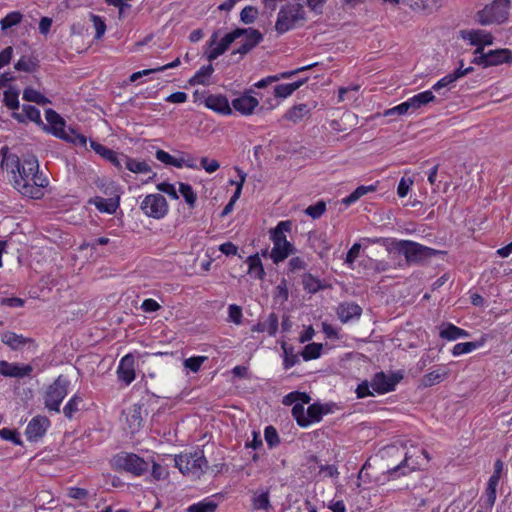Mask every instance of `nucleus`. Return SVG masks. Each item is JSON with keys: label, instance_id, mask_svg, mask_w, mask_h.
<instances>
[{"label": "nucleus", "instance_id": "obj_33", "mask_svg": "<svg viewBox=\"0 0 512 512\" xmlns=\"http://www.w3.org/2000/svg\"><path fill=\"white\" fill-rule=\"evenodd\" d=\"M123 166L133 173H147L151 171L150 166L145 161H139L125 155L122 158Z\"/></svg>", "mask_w": 512, "mask_h": 512}, {"label": "nucleus", "instance_id": "obj_14", "mask_svg": "<svg viewBox=\"0 0 512 512\" xmlns=\"http://www.w3.org/2000/svg\"><path fill=\"white\" fill-rule=\"evenodd\" d=\"M90 146L98 155H100L105 160L109 161L118 170H122V158H125V154L117 153L94 140H90Z\"/></svg>", "mask_w": 512, "mask_h": 512}, {"label": "nucleus", "instance_id": "obj_54", "mask_svg": "<svg viewBox=\"0 0 512 512\" xmlns=\"http://www.w3.org/2000/svg\"><path fill=\"white\" fill-rule=\"evenodd\" d=\"M13 116L18 120L19 123L27 124L29 120H32V105H23L21 112H14Z\"/></svg>", "mask_w": 512, "mask_h": 512}, {"label": "nucleus", "instance_id": "obj_36", "mask_svg": "<svg viewBox=\"0 0 512 512\" xmlns=\"http://www.w3.org/2000/svg\"><path fill=\"white\" fill-rule=\"evenodd\" d=\"M329 413V408L326 405L319 403L311 404L306 411L307 418L312 422H319L323 415Z\"/></svg>", "mask_w": 512, "mask_h": 512}, {"label": "nucleus", "instance_id": "obj_12", "mask_svg": "<svg viewBox=\"0 0 512 512\" xmlns=\"http://www.w3.org/2000/svg\"><path fill=\"white\" fill-rule=\"evenodd\" d=\"M403 376L399 373L386 375L384 372H377L371 380L372 389L378 394H385L395 389L396 385L402 380Z\"/></svg>", "mask_w": 512, "mask_h": 512}, {"label": "nucleus", "instance_id": "obj_17", "mask_svg": "<svg viewBox=\"0 0 512 512\" xmlns=\"http://www.w3.org/2000/svg\"><path fill=\"white\" fill-rule=\"evenodd\" d=\"M32 371L30 364L20 365L18 363H9L5 360L0 361V374L5 377L22 378L28 376Z\"/></svg>", "mask_w": 512, "mask_h": 512}, {"label": "nucleus", "instance_id": "obj_50", "mask_svg": "<svg viewBox=\"0 0 512 512\" xmlns=\"http://www.w3.org/2000/svg\"><path fill=\"white\" fill-rule=\"evenodd\" d=\"M326 211V204L324 201H318L314 205H310L305 209V213L313 219L320 218Z\"/></svg>", "mask_w": 512, "mask_h": 512}, {"label": "nucleus", "instance_id": "obj_2", "mask_svg": "<svg viewBox=\"0 0 512 512\" xmlns=\"http://www.w3.org/2000/svg\"><path fill=\"white\" fill-rule=\"evenodd\" d=\"M8 150L7 146H3L0 149V154L2 155L1 167L6 169L11 167V171L14 174V187L19 192L24 195L32 194V187L30 185L32 167H30V163L25 162L21 165L18 157L8 155Z\"/></svg>", "mask_w": 512, "mask_h": 512}, {"label": "nucleus", "instance_id": "obj_11", "mask_svg": "<svg viewBox=\"0 0 512 512\" xmlns=\"http://www.w3.org/2000/svg\"><path fill=\"white\" fill-rule=\"evenodd\" d=\"M143 213L154 219H162L168 213V203L162 194H149L140 203Z\"/></svg>", "mask_w": 512, "mask_h": 512}, {"label": "nucleus", "instance_id": "obj_51", "mask_svg": "<svg viewBox=\"0 0 512 512\" xmlns=\"http://www.w3.org/2000/svg\"><path fill=\"white\" fill-rule=\"evenodd\" d=\"M253 506L255 509L267 510L271 507L269 501V492L265 491L258 496L253 497Z\"/></svg>", "mask_w": 512, "mask_h": 512}, {"label": "nucleus", "instance_id": "obj_45", "mask_svg": "<svg viewBox=\"0 0 512 512\" xmlns=\"http://www.w3.org/2000/svg\"><path fill=\"white\" fill-rule=\"evenodd\" d=\"M45 118L49 124V128H63L65 126V120L54 110L46 109Z\"/></svg>", "mask_w": 512, "mask_h": 512}, {"label": "nucleus", "instance_id": "obj_6", "mask_svg": "<svg viewBox=\"0 0 512 512\" xmlns=\"http://www.w3.org/2000/svg\"><path fill=\"white\" fill-rule=\"evenodd\" d=\"M175 465L183 475L199 478L207 468V460L203 451L193 454L179 455L175 458Z\"/></svg>", "mask_w": 512, "mask_h": 512}, {"label": "nucleus", "instance_id": "obj_60", "mask_svg": "<svg viewBox=\"0 0 512 512\" xmlns=\"http://www.w3.org/2000/svg\"><path fill=\"white\" fill-rule=\"evenodd\" d=\"M4 102L7 107L10 109H18L19 108V101H18V94L12 91H6L4 93Z\"/></svg>", "mask_w": 512, "mask_h": 512}, {"label": "nucleus", "instance_id": "obj_42", "mask_svg": "<svg viewBox=\"0 0 512 512\" xmlns=\"http://www.w3.org/2000/svg\"><path fill=\"white\" fill-rule=\"evenodd\" d=\"M284 352V368L289 369L299 362L298 355L294 353V348L288 346L285 342L281 345Z\"/></svg>", "mask_w": 512, "mask_h": 512}, {"label": "nucleus", "instance_id": "obj_48", "mask_svg": "<svg viewBox=\"0 0 512 512\" xmlns=\"http://www.w3.org/2000/svg\"><path fill=\"white\" fill-rule=\"evenodd\" d=\"M258 16V9L254 6H245L240 12V20L244 24H252Z\"/></svg>", "mask_w": 512, "mask_h": 512}, {"label": "nucleus", "instance_id": "obj_39", "mask_svg": "<svg viewBox=\"0 0 512 512\" xmlns=\"http://www.w3.org/2000/svg\"><path fill=\"white\" fill-rule=\"evenodd\" d=\"M179 192L185 199V202L190 208H194L197 202V194L194 192L192 186L187 183H179Z\"/></svg>", "mask_w": 512, "mask_h": 512}, {"label": "nucleus", "instance_id": "obj_3", "mask_svg": "<svg viewBox=\"0 0 512 512\" xmlns=\"http://www.w3.org/2000/svg\"><path fill=\"white\" fill-rule=\"evenodd\" d=\"M291 221H281L270 230V238L273 242V248L270 252V258L274 264H278L293 255L296 252L295 246L286 238L285 232H290Z\"/></svg>", "mask_w": 512, "mask_h": 512}, {"label": "nucleus", "instance_id": "obj_57", "mask_svg": "<svg viewBox=\"0 0 512 512\" xmlns=\"http://www.w3.org/2000/svg\"><path fill=\"white\" fill-rule=\"evenodd\" d=\"M306 267L307 262L302 257L299 256L292 257L288 263V271L292 273L305 270Z\"/></svg>", "mask_w": 512, "mask_h": 512}, {"label": "nucleus", "instance_id": "obj_46", "mask_svg": "<svg viewBox=\"0 0 512 512\" xmlns=\"http://www.w3.org/2000/svg\"><path fill=\"white\" fill-rule=\"evenodd\" d=\"M142 407L138 404H134L131 408L130 414L128 416V421L130 423V427L133 429H138L142 424Z\"/></svg>", "mask_w": 512, "mask_h": 512}, {"label": "nucleus", "instance_id": "obj_29", "mask_svg": "<svg viewBox=\"0 0 512 512\" xmlns=\"http://www.w3.org/2000/svg\"><path fill=\"white\" fill-rule=\"evenodd\" d=\"M412 105V112L417 109L429 104L430 102L436 101V96L433 94L431 90H427L421 93L414 95L409 98Z\"/></svg>", "mask_w": 512, "mask_h": 512}, {"label": "nucleus", "instance_id": "obj_64", "mask_svg": "<svg viewBox=\"0 0 512 512\" xmlns=\"http://www.w3.org/2000/svg\"><path fill=\"white\" fill-rule=\"evenodd\" d=\"M496 501V488L487 486L485 495H484V503L487 508H492Z\"/></svg>", "mask_w": 512, "mask_h": 512}, {"label": "nucleus", "instance_id": "obj_9", "mask_svg": "<svg viewBox=\"0 0 512 512\" xmlns=\"http://www.w3.org/2000/svg\"><path fill=\"white\" fill-rule=\"evenodd\" d=\"M473 54L474 58L471 63L483 68L512 62V51L507 48L489 50L488 52H485L482 48H476Z\"/></svg>", "mask_w": 512, "mask_h": 512}, {"label": "nucleus", "instance_id": "obj_8", "mask_svg": "<svg viewBox=\"0 0 512 512\" xmlns=\"http://www.w3.org/2000/svg\"><path fill=\"white\" fill-rule=\"evenodd\" d=\"M112 465L117 470H124L135 476H141L148 471L149 464L134 453L121 452L113 457Z\"/></svg>", "mask_w": 512, "mask_h": 512}, {"label": "nucleus", "instance_id": "obj_21", "mask_svg": "<svg viewBox=\"0 0 512 512\" xmlns=\"http://www.w3.org/2000/svg\"><path fill=\"white\" fill-rule=\"evenodd\" d=\"M258 106V100L249 95H243L232 101V107L243 115H248Z\"/></svg>", "mask_w": 512, "mask_h": 512}, {"label": "nucleus", "instance_id": "obj_32", "mask_svg": "<svg viewBox=\"0 0 512 512\" xmlns=\"http://www.w3.org/2000/svg\"><path fill=\"white\" fill-rule=\"evenodd\" d=\"M1 340L13 350L20 349L23 345L30 342L29 338H25L22 335H17L13 332H5L2 335Z\"/></svg>", "mask_w": 512, "mask_h": 512}, {"label": "nucleus", "instance_id": "obj_18", "mask_svg": "<svg viewBox=\"0 0 512 512\" xmlns=\"http://www.w3.org/2000/svg\"><path fill=\"white\" fill-rule=\"evenodd\" d=\"M54 137L59 138L73 146L86 147L87 137L78 133V130H46Z\"/></svg>", "mask_w": 512, "mask_h": 512}, {"label": "nucleus", "instance_id": "obj_55", "mask_svg": "<svg viewBox=\"0 0 512 512\" xmlns=\"http://www.w3.org/2000/svg\"><path fill=\"white\" fill-rule=\"evenodd\" d=\"M265 440L270 448L279 444V436L277 430L273 426H267L264 432Z\"/></svg>", "mask_w": 512, "mask_h": 512}, {"label": "nucleus", "instance_id": "obj_7", "mask_svg": "<svg viewBox=\"0 0 512 512\" xmlns=\"http://www.w3.org/2000/svg\"><path fill=\"white\" fill-rule=\"evenodd\" d=\"M509 5L510 0L493 1L477 13L478 22L482 25L505 22L509 15Z\"/></svg>", "mask_w": 512, "mask_h": 512}, {"label": "nucleus", "instance_id": "obj_56", "mask_svg": "<svg viewBox=\"0 0 512 512\" xmlns=\"http://www.w3.org/2000/svg\"><path fill=\"white\" fill-rule=\"evenodd\" d=\"M91 21L96 30L95 38L100 39L106 31V24L101 16L94 14H91Z\"/></svg>", "mask_w": 512, "mask_h": 512}, {"label": "nucleus", "instance_id": "obj_10", "mask_svg": "<svg viewBox=\"0 0 512 512\" xmlns=\"http://www.w3.org/2000/svg\"><path fill=\"white\" fill-rule=\"evenodd\" d=\"M243 31L240 28H236L233 31L227 33L219 42V31H214L208 41L209 50L206 52L208 61L212 62L217 59L220 55L224 54L229 46L238 38L243 36Z\"/></svg>", "mask_w": 512, "mask_h": 512}, {"label": "nucleus", "instance_id": "obj_59", "mask_svg": "<svg viewBox=\"0 0 512 512\" xmlns=\"http://www.w3.org/2000/svg\"><path fill=\"white\" fill-rule=\"evenodd\" d=\"M157 189L160 191V192H163L165 194H167L169 197H171L172 199L174 200H177L179 199V195L174 187L173 184H170V183H167V182H162V183H159L157 185Z\"/></svg>", "mask_w": 512, "mask_h": 512}, {"label": "nucleus", "instance_id": "obj_27", "mask_svg": "<svg viewBox=\"0 0 512 512\" xmlns=\"http://www.w3.org/2000/svg\"><path fill=\"white\" fill-rule=\"evenodd\" d=\"M307 80L308 78H304L293 83L277 85L274 88V95L278 98H287L292 95L294 91L300 88Z\"/></svg>", "mask_w": 512, "mask_h": 512}, {"label": "nucleus", "instance_id": "obj_40", "mask_svg": "<svg viewBox=\"0 0 512 512\" xmlns=\"http://www.w3.org/2000/svg\"><path fill=\"white\" fill-rule=\"evenodd\" d=\"M292 416L296 420L300 427H308L311 421L307 418L304 406L300 403H296L292 407Z\"/></svg>", "mask_w": 512, "mask_h": 512}, {"label": "nucleus", "instance_id": "obj_52", "mask_svg": "<svg viewBox=\"0 0 512 512\" xmlns=\"http://www.w3.org/2000/svg\"><path fill=\"white\" fill-rule=\"evenodd\" d=\"M217 504L213 501L199 502L191 505L188 512H215Z\"/></svg>", "mask_w": 512, "mask_h": 512}, {"label": "nucleus", "instance_id": "obj_1", "mask_svg": "<svg viewBox=\"0 0 512 512\" xmlns=\"http://www.w3.org/2000/svg\"><path fill=\"white\" fill-rule=\"evenodd\" d=\"M387 251L402 254L407 264H424L432 257L444 253L411 240L397 239H392L389 242Z\"/></svg>", "mask_w": 512, "mask_h": 512}, {"label": "nucleus", "instance_id": "obj_35", "mask_svg": "<svg viewBox=\"0 0 512 512\" xmlns=\"http://www.w3.org/2000/svg\"><path fill=\"white\" fill-rule=\"evenodd\" d=\"M376 191L375 185H369V186H359L357 187L349 196L345 197L342 200V203L346 206H349L359 200L362 196L366 195L369 192Z\"/></svg>", "mask_w": 512, "mask_h": 512}, {"label": "nucleus", "instance_id": "obj_53", "mask_svg": "<svg viewBox=\"0 0 512 512\" xmlns=\"http://www.w3.org/2000/svg\"><path fill=\"white\" fill-rule=\"evenodd\" d=\"M263 324H265L266 332L270 336H275L277 330H278V316L274 312L270 313L266 320L262 321Z\"/></svg>", "mask_w": 512, "mask_h": 512}, {"label": "nucleus", "instance_id": "obj_16", "mask_svg": "<svg viewBox=\"0 0 512 512\" xmlns=\"http://www.w3.org/2000/svg\"><path fill=\"white\" fill-rule=\"evenodd\" d=\"M461 36L463 39L469 40L471 45L482 49L487 45H492L494 41L493 36L484 30H464L461 32Z\"/></svg>", "mask_w": 512, "mask_h": 512}, {"label": "nucleus", "instance_id": "obj_37", "mask_svg": "<svg viewBox=\"0 0 512 512\" xmlns=\"http://www.w3.org/2000/svg\"><path fill=\"white\" fill-rule=\"evenodd\" d=\"M417 467H418V463L411 461V457L408 456V454L406 453L403 461L399 465L395 466L394 468L389 469L388 473L390 475H393L400 471L402 475H406L408 472L416 470Z\"/></svg>", "mask_w": 512, "mask_h": 512}, {"label": "nucleus", "instance_id": "obj_49", "mask_svg": "<svg viewBox=\"0 0 512 512\" xmlns=\"http://www.w3.org/2000/svg\"><path fill=\"white\" fill-rule=\"evenodd\" d=\"M22 20V15L21 13L17 12V11H14V12H11L9 14H7L1 21H0V24H1V28L2 30H6L12 26H15L17 24H19Z\"/></svg>", "mask_w": 512, "mask_h": 512}, {"label": "nucleus", "instance_id": "obj_34", "mask_svg": "<svg viewBox=\"0 0 512 512\" xmlns=\"http://www.w3.org/2000/svg\"><path fill=\"white\" fill-rule=\"evenodd\" d=\"M51 426V422L46 416L38 415L34 417V442L41 439Z\"/></svg>", "mask_w": 512, "mask_h": 512}, {"label": "nucleus", "instance_id": "obj_38", "mask_svg": "<svg viewBox=\"0 0 512 512\" xmlns=\"http://www.w3.org/2000/svg\"><path fill=\"white\" fill-rule=\"evenodd\" d=\"M214 72V68L212 64L203 66L199 69V71L189 80V83L192 85L201 84L205 85L207 83L208 78Z\"/></svg>", "mask_w": 512, "mask_h": 512}, {"label": "nucleus", "instance_id": "obj_26", "mask_svg": "<svg viewBox=\"0 0 512 512\" xmlns=\"http://www.w3.org/2000/svg\"><path fill=\"white\" fill-rule=\"evenodd\" d=\"M311 112V108L308 104H298L289 109L285 118L292 121L294 124H298L302 119L309 117Z\"/></svg>", "mask_w": 512, "mask_h": 512}, {"label": "nucleus", "instance_id": "obj_22", "mask_svg": "<svg viewBox=\"0 0 512 512\" xmlns=\"http://www.w3.org/2000/svg\"><path fill=\"white\" fill-rule=\"evenodd\" d=\"M120 203V195L115 193L113 196L109 198L96 197L94 200V205L100 212H106L109 214H113L119 207Z\"/></svg>", "mask_w": 512, "mask_h": 512}, {"label": "nucleus", "instance_id": "obj_61", "mask_svg": "<svg viewBox=\"0 0 512 512\" xmlns=\"http://www.w3.org/2000/svg\"><path fill=\"white\" fill-rule=\"evenodd\" d=\"M229 320L235 324H240L242 321V309L240 306L232 304L228 308Z\"/></svg>", "mask_w": 512, "mask_h": 512}, {"label": "nucleus", "instance_id": "obj_44", "mask_svg": "<svg viewBox=\"0 0 512 512\" xmlns=\"http://www.w3.org/2000/svg\"><path fill=\"white\" fill-rule=\"evenodd\" d=\"M482 345L481 342H464L458 343L453 347L452 354L459 356L462 354L470 353L473 350L479 348Z\"/></svg>", "mask_w": 512, "mask_h": 512}, {"label": "nucleus", "instance_id": "obj_24", "mask_svg": "<svg viewBox=\"0 0 512 512\" xmlns=\"http://www.w3.org/2000/svg\"><path fill=\"white\" fill-rule=\"evenodd\" d=\"M206 106L216 112L222 114H230L231 107L225 96L222 95H210L206 98Z\"/></svg>", "mask_w": 512, "mask_h": 512}, {"label": "nucleus", "instance_id": "obj_31", "mask_svg": "<svg viewBox=\"0 0 512 512\" xmlns=\"http://www.w3.org/2000/svg\"><path fill=\"white\" fill-rule=\"evenodd\" d=\"M34 162L36 163L35 171H34V187H41L42 189L46 190V192H51V187L49 186L50 180H49V172L48 170H41L39 169L38 161L34 159Z\"/></svg>", "mask_w": 512, "mask_h": 512}, {"label": "nucleus", "instance_id": "obj_43", "mask_svg": "<svg viewBox=\"0 0 512 512\" xmlns=\"http://www.w3.org/2000/svg\"><path fill=\"white\" fill-rule=\"evenodd\" d=\"M322 348H323L322 344L310 343L304 347L301 355H302L303 359L306 361L312 360V359H317L321 355Z\"/></svg>", "mask_w": 512, "mask_h": 512}, {"label": "nucleus", "instance_id": "obj_19", "mask_svg": "<svg viewBox=\"0 0 512 512\" xmlns=\"http://www.w3.org/2000/svg\"><path fill=\"white\" fill-rule=\"evenodd\" d=\"M336 312L341 322L347 323L354 319H359L362 314V308L354 302H343L338 305Z\"/></svg>", "mask_w": 512, "mask_h": 512}, {"label": "nucleus", "instance_id": "obj_20", "mask_svg": "<svg viewBox=\"0 0 512 512\" xmlns=\"http://www.w3.org/2000/svg\"><path fill=\"white\" fill-rule=\"evenodd\" d=\"M459 64L460 65L458 69H456L453 73H450L441 78L436 84L433 85L432 89L436 92H439L441 89L448 87L459 78L471 73L474 70L472 66L463 69V60H460Z\"/></svg>", "mask_w": 512, "mask_h": 512}, {"label": "nucleus", "instance_id": "obj_41", "mask_svg": "<svg viewBox=\"0 0 512 512\" xmlns=\"http://www.w3.org/2000/svg\"><path fill=\"white\" fill-rule=\"evenodd\" d=\"M302 284L304 290L312 294L318 292L322 288L320 280L310 273L303 275Z\"/></svg>", "mask_w": 512, "mask_h": 512}, {"label": "nucleus", "instance_id": "obj_13", "mask_svg": "<svg viewBox=\"0 0 512 512\" xmlns=\"http://www.w3.org/2000/svg\"><path fill=\"white\" fill-rule=\"evenodd\" d=\"M240 30L244 32L243 36H245V41L237 50L233 51L232 54H240L241 56H244L262 42L263 34L254 28H240Z\"/></svg>", "mask_w": 512, "mask_h": 512}, {"label": "nucleus", "instance_id": "obj_5", "mask_svg": "<svg viewBox=\"0 0 512 512\" xmlns=\"http://www.w3.org/2000/svg\"><path fill=\"white\" fill-rule=\"evenodd\" d=\"M70 380L68 376L59 375L44 393V405L49 411L60 412V405L68 394Z\"/></svg>", "mask_w": 512, "mask_h": 512}, {"label": "nucleus", "instance_id": "obj_4", "mask_svg": "<svg viewBox=\"0 0 512 512\" xmlns=\"http://www.w3.org/2000/svg\"><path fill=\"white\" fill-rule=\"evenodd\" d=\"M306 21V12L300 3L283 5L279 12L275 29L279 34H284L297 26H302Z\"/></svg>", "mask_w": 512, "mask_h": 512}, {"label": "nucleus", "instance_id": "obj_30", "mask_svg": "<svg viewBox=\"0 0 512 512\" xmlns=\"http://www.w3.org/2000/svg\"><path fill=\"white\" fill-rule=\"evenodd\" d=\"M447 376L448 372L444 368H439L424 375L421 379V385L431 387L442 382Z\"/></svg>", "mask_w": 512, "mask_h": 512}, {"label": "nucleus", "instance_id": "obj_28", "mask_svg": "<svg viewBox=\"0 0 512 512\" xmlns=\"http://www.w3.org/2000/svg\"><path fill=\"white\" fill-rule=\"evenodd\" d=\"M247 263L249 266L248 273L259 280H262L265 276V270L262 265L261 259L259 258V254L251 255L247 258Z\"/></svg>", "mask_w": 512, "mask_h": 512}, {"label": "nucleus", "instance_id": "obj_23", "mask_svg": "<svg viewBox=\"0 0 512 512\" xmlns=\"http://www.w3.org/2000/svg\"><path fill=\"white\" fill-rule=\"evenodd\" d=\"M85 402L81 394H74L63 407V414L67 419H72L74 416L84 409Z\"/></svg>", "mask_w": 512, "mask_h": 512}, {"label": "nucleus", "instance_id": "obj_62", "mask_svg": "<svg viewBox=\"0 0 512 512\" xmlns=\"http://www.w3.org/2000/svg\"><path fill=\"white\" fill-rule=\"evenodd\" d=\"M200 163L201 167L208 173H213L220 167V163L217 160H209L207 157H202Z\"/></svg>", "mask_w": 512, "mask_h": 512}, {"label": "nucleus", "instance_id": "obj_58", "mask_svg": "<svg viewBox=\"0 0 512 512\" xmlns=\"http://www.w3.org/2000/svg\"><path fill=\"white\" fill-rule=\"evenodd\" d=\"M0 437L4 440L12 441L14 444H21L19 433L9 428L0 429Z\"/></svg>", "mask_w": 512, "mask_h": 512}, {"label": "nucleus", "instance_id": "obj_25", "mask_svg": "<svg viewBox=\"0 0 512 512\" xmlns=\"http://www.w3.org/2000/svg\"><path fill=\"white\" fill-rule=\"evenodd\" d=\"M439 335L442 339H446L448 341H454L459 338L468 337L469 333H468V331H466L462 328H459L452 323H446V324L442 325Z\"/></svg>", "mask_w": 512, "mask_h": 512}, {"label": "nucleus", "instance_id": "obj_15", "mask_svg": "<svg viewBox=\"0 0 512 512\" xmlns=\"http://www.w3.org/2000/svg\"><path fill=\"white\" fill-rule=\"evenodd\" d=\"M135 358L132 354L125 355L117 368L119 380L129 385L135 379Z\"/></svg>", "mask_w": 512, "mask_h": 512}, {"label": "nucleus", "instance_id": "obj_47", "mask_svg": "<svg viewBox=\"0 0 512 512\" xmlns=\"http://www.w3.org/2000/svg\"><path fill=\"white\" fill-rule=\"evenodd\" d=\"M208 357L206 356H194L190 357L184 360L183 365L186 369H189L190 371L197 373L202 364L207 361Z\"/></svg>", "mask_w": 512, "mask_h": 512}, {"label": "nucleus", "instance_id": "obj_63", "mask_svg": "<svg viewBox=\"0 0 512 512\" xmlns=\"http://www.w3.org/2000/svg\"><path fill=\"white\" fill-rule=\"evenodd\" d=\"M88 491L84 488L71 487L68 489V496L75 500H83L88 497Z\"/></svg>", "mask_w": 512, "mask_h": 512}]
</instances>
